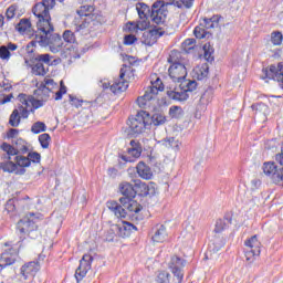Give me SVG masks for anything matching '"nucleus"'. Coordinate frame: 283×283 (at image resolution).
I'll list each match as a JSON object with an SVG mask.
<instances>
[{
  "instance_id": "f257e3e1",
  "label": "nucleus",
  "mask_w": 283,
  "mask_h": 283,
  "mask_svg": "<svg viewBox=\"0 0 283 283\" xmlns=\"http://www.w3.org/2000/svg\"><path fill=\"white\" fill-rule=\"evenodd\" d=\"M33 41L40 48H50V52L53 54H57V52H61L65 48L63 39L57 33H54V24L35 31Z\"/></svg>"
},
{
  "instance_id": "f03ea898",
  "label": "nucleus",
  "mask_w": 283,
  "mask_h": 283,
  "mask_svg": "<svg viewBox=\"0 0 283 283\" xmlns=\"http://www.w3.org/2000/svg\"><path fill=\"white\" fill-rule=\"evenodd\" d=\"M119 202L108 201L106 203L107 209L117 218H127V211L128 213H140L143 211V206L134 199L119 198Z\"/></svg>"
},
{
  "instance_id": "7ed1b4c3",
  "label": "nucleus",
  "mask_w": 283,
  "mask_h": 283,
  "mask_svg": "<svg viewBox=\"0 0 283 283\" xmlns=\"http://www.w3.org/2000/svg\"><path fill=\"white\" fill-rule=\"evenodd\" d=\"M39 214L34 212L28 213L24 218H22L18 224L17 229L20 235H28L32 240L39 238Z\"/></svg>"
},
{
  "instance_id": "20e7f679",
  "label": "nucleus",
  "mask_w": 283,
  "mask_h": 283,
  "mask_svg": "<svg viewBox=\"0 0 283 283\" xmlns=\"http://www.w3.org/2000/svg\"><path fill=\"white\" fill-rule=\"evenodd\" d=\"M151 85L147 87L145 94L137 98V104L143 109H147V107L151 106V102L156 101L158 96V92H163L165 90V85H163V80L157 77L155 81L150 82Z\"/></svg>"
},
{
  "instance_id": "39448f33",
  "label": "nucleus",
  "mask_w": 283,
  "mask_h": 283,
  "mask_svg": "<svg viewBox=\"0 0 283 283\" xmlns=\"http://www.w3.org/2000/svg\"><path fill=\"white\" fill-rule=\"evenodd\" d=\"M32 12L34 17H36L38 22H36V32L49 28L52 25V17H50V9L43 3V2H38L32 9Z\"/></svg>"
},
{
  "instance_id": "423d86ee",
  "label": "nucleus",
  "mask_w": 283,
  "mask_h": 283,
  "mask_svg": "<svg viewBox=\"0 0 283 283\" xmlns=\"http://www.w3.org/2000/svg\"><path fill=\"white\" fill-rule=\"evenodd\" d=\"M127 125L133 134H143L145 129H149L147 112L139 111L135 116L128 118Z\"/></svg>"
},
{
  "instance_id": "0eeeda50",
  "label": "nucleus",
  "mask_w": 283,
  "mask_h": 283,
  "mask_svg": "<svg viewBox=\"0 0 283 283\" xmlns=\"http://www.w3.org/2000/svg\"><path fill=\"white\" fill-rule=\"evenodd\" d=\"M99 87H103V90H111L113 94L126 92L127 87H129V82L125 80V69H120L119 78H116L113 84L107 80L99 81Z\"/></svg>"
},
{
  "instance_id": "6e6552de",
  "label": "nucleus",
  "mask_w": 283,
  "mask_h": 283,
  "mask_svg": "<svg viewBox=\"0 0 283 283\" xmlns=\"http://www.w3.org/2000/svg\"><path fill=\"white\" fill-rule=\"evenodd\" d=\"M176 0H157L151 6V21L153 23H165V19H167V10H165L166 6H171Z\"/></svg>"
},
{
  "instance_id": "1a4fd4ad",
  "label": "nucleus",
  "mask_w": 283,
  "mask_h": 283,
  "mask_svg": "<svg viewBox=\"0 0 283 283\" xmlns=\"http://www.w3.org/2000/svg\"><path fill=\"white\" fill-rule=\"evenodd\" d=\"M165 32H167L165 22H160L159 24L156 23L154 29L144 31L142 35V43L145 45H154L157 43L160 36H164Z\"/></svg>"
},
{
  "instance_id": "9d476101",
  "label": "nucleus",
  "mask_w": 283,
  "mask_h": 283,
  "mask_svg": "<svg viewBox=\"0 0 283 283\" xmlns=\"http://www.w3.org/2000/svg\"><path fill=\"white\" fill-rule=\"evenodd\" d=\"M34 45H36L34 40L27 45L25 52L28 54V59H30L31 63H40L41 65L50 67V65H52V55H50V53H34Z\"/></svg>"
},
{
  "instance_id": "9b49d317",
  "label": "nucleus",
  "mask_w": 283,
  "mask_h": 283,
  "mask_svg": "<svg viewBox=\"0 0 283 283\" xmlns=\"http://www.w3.org/2000/svg\"><path fill=\"white\" fill-rule=\"evenodd\" d=\"M262 78H272L279 82L281 90H283V64L279 63L277 66L271 65L270 69H263Z\"/></svg>"
},
{
  "instance_id": "f8f14e48",
  "label": "nucleus",
  "mask_w": 283,
  "mask_h": 283,
  "mask_svg": "<svg viewBox=\"0 0 283 283\" xmlns=\"http://www.w3.org/2000/svg\"><path fill=\"white\" fill-rule=\"evenodd\" d=\"M168 74L174 83H180L187 78V66L180 62H175L169 66Z\"/></svg>"
},
{
  "instance_id": "ddd939ff",
  "label": "nucleus",
  "mask_w": 283,
  "mask_h": 283,
  "mask_svg": "<svg viewBox=\"0 0 283 283\" xmlns=\"http://www.w3.org/2000/svg\"><path fill=\"white\" fill-rule=\"evenodd\" d=\"M185 264L186 261L180 256H172L169 262V269L175 277H177L178 283H182V280L185 277V273L182 272V270L185 269Z\"/></svg>"
},
{
  "instance_id": "4468645a",
  "label": "nucleus",
  "mask_w": 283,
  "mask_h": 283,
  "mask_svg": "<svg viewBox=\"0 0 283 283\" xmlns=\"http://www.w3.org/2000/svg\"><path fill=\"white\" fill-rule=\"evenodd\" d=\"M92 262H94V258L91 254H84L80 260V265L75 271L77 282L87 275V272L92 269Z\"/></svg>"
},
{
  "instance_id": "2eb2a0df",
  "label": "nucleus",
  "mask_w": 283,
  "mask_h": 283,
  "mask_svg": "<svg viewBox=\"0 0 283 283\" xmlns=\"http://www.w3.org/2000/svg\"><path fill=\"white\" fill-rule=\"evenodd\" d=\"M114 230L118 231L119 238H129L133 231H137V228L133 223L123 221L122 223L114 224Z\"/></svg>"
},
{
  "instance_id": "dca6fc26",
  "label": "nucleus",
  "mask_w": 283,
  "mask_h": 283,
  "mask_svg": "<svg viewBox=\"0 0 283 283\" xmlns=\"http://www.w3.org/2000/svg\"><path fill=\"white\" fill-rule=\"evenodd\" d=\"M20 103L25 105V107H30L32 105L33 108L31 109H39L45 105V102L40 97V99L34 98V96H28L25 94H20L18 96Z\"/></svg>"
},
{
  "instance_id": "f3484780",
  "label": "nucleus",
  "mask_w": 283,
  "mask_h": 283,
  "mask_svg": "<svg viewBox=\"0 0 283 283\" xmlns=\"http://www.w3.org/2000/svg\"><path fill=\"white\" fill-rule=\"evenodd\" d=\"M167 96L171 98V101H179L180 103L187 101L189 98V93H187L182 87L169 88L167 91Z\"/></svg>"
},
{
  "instance_id": "a211bd4d",
  "label": "nucleus",
  "mask_w": 283,
  "mask_h": 283,
  "mask_svg": "<svg viewBox=\"0 0 283 283\" xmlns=\"http://www.w3.org/2000/svg\"><path fill=\"white\" fill-rule=\"evenodd\" d=\"M14 262H17V250L9 249V251H6L1 254V258H0L1 269H6V266H10L11 264H14Z\"/></svg>"
},
{
  "instance_id": "6ab92c4d",
  "label": "nucleus",
  "mask_w": 283,
  "mask_h": 283,
  "mask_svg": "<svg viewBox=\"0 0 283 283\" xmlns=\"http://www.w3.org/2000/svg\"><path fill=\"white\" fill-rule=\"evenodd\" d=\"M15 50H19V45L9 42L7 45L0 46V59L2 61H10V57L14 54L12 52H15Z\"/></svg>"
},
{
  "instance_id": "aec40b11",
  "label": "nucleus",
  "mask_w": 283,
  "mask_h": 283,
  "mask_svg": "<svg viewBox=\"0 0 283 283\" xmlns=\"http://www.w3.org/2000/svg\"><path fill=\"white\" fill-rule=\"evenodd\" d=\"M147 120L148 127H151V125L155 127H160V125H165V123H167V117L160 112L154 113L153 115L147 113Z\"/></svg>"
},
{
  "instance_id": "412c9836",
  "label": "nucleus",
  "mask_w": 283,
  "mask_h": 283,
  "mask_svg": "<svg viewBox=\"0 0 283 283\" xmlns=\"http://www.w3.org/2000/svg\"><path fill=\"white\" fill-rule=\"evenodd\" d=\"M119 191L124 196L122 198H128V200L136 198L135 184L124 181L119 185Z\"/></svg>"
},
{
  "instance_id": "4be33fe9",
  "label": "nucleus",
  "mask_w": 283,
  "mask_h": 283,
  "mask_svg": "<svg viewBox=\"0 0 283 283\" xmlns=\"http://www.w3.org/2000/svg\"><path fill=\"white\" fill-rule=\"evenodd\" d=\"M136 10L138 12V17L142 21H147V19H151V9H149V6L143 2H138L136 4Z\"/></svg>"
},
{
  "instance_id": "5701e85b",
  "label": "nucleus",
  "mask_w": 283,
  "mask_h": 283,
  "mask_svg": "<svg viewBox=\"0 0 283 283\" xmlns=\"http://www.w3.org/2000/svg\"><path fill=\"white\" fill-rule=\"evenodd\" d=\"M137 174L140 178H144V180H151V177L154 176L151 168L143 161H139L137 165Z\"/></svg>"
},
{
  "instance_id": "b1692460",
  "label": "nucleus",
  "mask_w": 283,
  "mask_h": 283,
  "mask_svg": "<svg viewBox=\"0 0 283 283\" xmlns=\"http://www.w3.org/2000/svg\"><path fill=\"white\" fill-rule=\"evenodd\" d=\"M224 244H227V240H224V238L214 237L209 245L210 253H218Z\"/></svg>"
},
{
  "instance_id": "393cba45",
  "label": "nucleus",
  "mask_w": 283,
  "mask_h": 283,
  "mask_svg": "<svg viewBox=\"0 0 283 283\" xmlns=\"http://www.w3.org/2000/svg\"><path fill=\"white\" fill-rule=\"evenodd\" d=\"M167 240V228L165 226H157L153 235V242H165Z\"/></svg>"
},
{
  "instance_id": "a878e982",
  "label": "nucleus",
  "mask_w": 283,
  "mask_h": 283,
  "mask_svg": "<svg viewBox=\"0 0 283 283\" xmlns=\"http://www.w3.org/2000/svg\"><path fill=\"white\" fill-rule=\"evenodd\" d=\"M207 76H209V66L207 64L193 69V77L197 81H205Z\"/></svg>"
},
{
  "instance_id": "bb28decb",
  "label": "nucleus",
  "mask_w": 283,
  "mask_h": 283,
  "mask_svg": "<svg viewBox=\"0 0 283 283\" xmlns=\"http://www.w3.org/2000/svg\"><path fill=\"white\" fill-rule=\"evenodd\" d=\"M12 145L15 147L18 154H28V151H30L28 142L22 138L13 139Z\"/></svg>"
},
{
  "instance_id": "cd10ccee",
  "label": "nucleus",
  "mask_w": 283,
  "mask_h": 283,
  "mask_svg": "<svg viewBox=\"0 0 283 283\" xmlns=\"http://www.w3.org/2000/svg\"><path fill=\"white\" fill-rule=\"evenodd\" d=\"M135 196H142L143 198L149 196V186L142 181H135Z\"/></svg>"
},
{
  "instance_id": "c85d7f7f",
  "label": "nucleus",
  "mask_w": 283,
  "mask_h": 283,
  "mask_svg": "<svg viewBox=\"0 0 283 283\" xmlns=\"http://www.w3.org/2000/svg\"><path fill=\"white\" fill-rule=\"evenodd\" d=\"M261 245L262 243H260V240H258V235H253L252 238L245 241V249L255 251V253H261Z\"/></svg>"
},
{
  "instance_id": "c756f323",
  "label": "nucleus",
  "mask_w": 283,
  "mask_h": 283,
  "mask_svg": "<svg viewBox=\"0 0 283 283\" xmlns=\"http://www.w3.org/2000/svg\"><path fill=\"white\" fill-rule=\"evenodd\" d=\"M127 28L129 32H138V30H147L149 28V21H138L137 23L135 22H128Z\"/></svg>"
},
{
  "instance_id": "7c9ffc66",
  "label": "nucleus",
  "mask_w": 283,
  "mask_h": 283,
  "mask_svg": "<svg viewBox=\"0 0 283 283\" xmlns=\"http://www.w3.org/2000/svg\"><path fill=\"white\" fill-rule=\"evenodd\" d=\"M49 70L50 67L44 66V64H41L39 62H32V73L35 76H45Z\"/></svg>"
},
{
  "instance_id": "2f4dec72",
  "label": "nucleus",
  "mask_w": 283,
  "mask_h": 283,
  "mask_svg": "<svg viewBox=\"0 0 283 283\" xmlns=\"http://www.w3.org/2000/svg\"><path fill=\"white\" fill-rule=\"evenodd\" d=\"M36 273V263L30 262L27 265L21 268V274L23 275L24 280H28L30 275H35Z\"/></svg>"
},
{
  "instance_id": "473e14b6",
  "label": "nucleus",
  "mask_w": 283,
  "mask_h": 283,
  "mask_svg": "<svg viewBox=\"0 0 283 283\" xmlns=\"http://www.w3.org/2000/svg\"><path fill=\"white\" fill-rule=\"evenodd\" d=\"M179 83V85L182 87L184 91H186L187 94H189V92H195V90L198 87V82H196L195 80L184 78Z\"/></svg>"
},
{
  "instance_id": "72a5a7b5",
  "label": "nucleus",
  "mask_w": 283,
  "mask_h": 283,
  "mask_svg": "<svg viewBox=\"0 0 283 283\" xmlns=\"http://www.w3.org/2000/svg\"><path fill=\"white\" fill-rule=\"evenodd\" d=\"M229 224H231V219L229 218L217 220L214 226V233H222V231H224Z\"/></svg>"
},
{
  "instance_id": "f704fd0d",
  "label": "nucleus",
  "mask_w": 283,
  "mask_h": 283,
  "mask_svg": "<svg viewBox=\"0 0 283 283\" xmlns=\"http://www.w3.org/2000/svg\"><path fill=\"white\" fill-rule=\"evenodd\" d=\"M220 18L218 15H213L212 18H205L203 19V27L206 30H212L213 28H218Z\"/></svg>"
},
{
  "instance_id": "c9c22d12",
  "label": "nucleus",
  "mask_w": 283,
  "mask_h": 283,
  "mask_svg": "<svg viewBox=\"0 0 283 283\" xmlns=\"http://www.w3.org/2000/svg\"><path fill=\"white\" fill-rule=\"evenodd\" d=\"M160 143L165 146V147H171V149H176L179 150L180 149V142H178L176 138L174 137H168L165 139H161Z\"/></svg>"
},
{
  "instance_id": "e433bc0d",
  "label": "nucleus",
  "mask_w": 283,
  "mask_h": 283,
  "mask_svg": "<svg viewBox=\"0 0 283 283\" xmlns=\"http://www.w3.org/2000/svg\"><path fill=\"white\" fill-rule=\"evenodd\" d=\"M9 125L11 127H19V125H21V115L19 113V109H13V112L10 115L9 118Z\"/></svg>"
},
{
  "instance_id": "4c0bfd02",
  "label": "nucleus",
  "mask_w": 283,
  "mask_h": 283,
  "mask_svg": "<svg viewBox=\"0 0 283 283\" xmlns=\"http://www.w3.org/2000/svg\"><path fill=\"white\" fill-rule=\"evenodd\" d=\"M2 149L3 151H6L7 156H8V160H12L11 156H18L19 151L17 150L15 146L10 145L8 143H3L2 144Z\"/></svg>"
},
{
  "instance_id": "58836bf2",
  "label": "nucleus",
  "mask_w": 283,
  "mask_h": 283,
  "mask_svg": "<svg viewBox=\"0 0 283 283\" xmlns=\"http://www.w3.org/2000/svg\"><path fill=\"white\" fill-rule=\"evenodd\" d=\"M36 92L40 98H42L44 103H48V101L50 99V92H52V87L40 86Z\"/></svg>"
},
{
  "instance_id": "ea45409f",
  "label": "nucleus",
  "mask_w": 283,
  "mask_h": 283,
  "mask_svg": "<svg viewBox=\"0 0 283 283\" xmlns=\"http://www.w3.org/2000/svg\"><path fill=\"white\" fill-rule=\"evenodd\" d=\"M252 109L255 112L256 115L259 114L262 116H266V114L269 113V106H266V104L264 103L253 104Z\"/></svg>"
},
{
  "instance_id": "a19ab883",
  "label": "nucleus",
  "mask_w": 283,
  "mask_h": 283,
  "mask_svg": "<svg viewBox=\"0 0 283 283\" xmlns=\"http://www.w3.org/2000/svg\"><path fill=\"white\" fill-rule=\"evenodd\" d=\"M213 52H214V50H213V46L211 45V43L208 42L203 45V56H205L206 61H208V62L213 61Z\"/></svg>"
},
{
  "instance_id": "79ce46f5",
  "label": "nucleus",
  "mask_w": 283,
  "mask_h": 283,
  "mask_svg": "<svg viewBox=\"0 0 283 283\" xmlns=\"http://www.w3.org/2000/svg\"><path fill=\"white\" fill-rule=\"evenodd\" d=\"M31 25L32 24L30 23L29 19H22L15 25V30H18V32H20V33L28 32V30H30Z\"/></svg>"
},
{
  "instance_id": "37998d69",
  "label": "nucleus",
  "mask_w": 283,
  "mask_h": 283,
  "mask_svg": "<svg viewBox=\"0 0 283 283\" xmlns=\"http://www.w3.org/2000/svg\"><path fill=\"white\" fill-rule=\"evenodd\" d=\"M0 169L8 171L9 174H13V171H17V163L14 164V161L9 159V161L0 164Z\"/></svg>"
},
{
  "instance_id": "c03bdc74",
  "label": "nucleus",
  "mask_w": 283,
  "mask_h": 283,
  "mask_svg": "<svg viewBox=\"0 0 283 283\" xmlns=\"http://www.w3.org/2000/svg\"><path fill=\"white\" fill-rule=\"evenodd\" d=\"M46 129H48V126L43 122H35L31 126L32 134H41V132H46Z\"/></svg>"
},
{
  "instance_id": "a18cd8bd",
  "label": "nucleus",
  "mask_w": 283,
  "mask_h": 283,
  "mask_svg": "<svg viewBox=\"0 0 283 283\" xmlns=\"http://www.w3.org/2000/svg\"><path fill=\"white\" fill-rule=\"evenodd\" d=\"M52 140V137H50V134L44 133L39 136V143L42 147V149H48L50 147V142Z\"/></svg>"
},
{
  "instance_id": "49530a36",
  "label": "nucleus",
  "mask_w": 283,
  "mask_h": 283,
  "mask_svg": "<svg viewBox=\"0 0 283 283\" xmlns=\"http://www.w3.org/2000/svg\"><path fill=\"white\" fill-rule=\"evenodd\" d=\"M17 167H30V157L15 156L14 157Z\"/></svg>"
},
{
  "instance_id": "de8ad7c7",
  "label": "nucleus",
  "mask_w": 283,
  "mask_h": 283,
  "mask_svg": "<svg viewBox=\"0 0 283 283\" xmlns=\"http://www.w3.org/2000/svg\"><path fill=\"white\" fill-rule=\"evenodd\" d=\"M260 256V253L255 252V250H249L245 248V260L249 264H253L255 262V258Z\"/></svg>"
},
{
  "instance_id": "09e8293b",
  "label": "nucleus",
  "mask_w": 283,
  "mask_h": 283,
  "mask_svg": "<svg viewBox=\"0 0 283 283\" xmlns=\"http://www.w3.org/2000/svg\"><path fill=\"white\" fill-rule=\"evenodd\" d=\"M15 109L19 111L20 118H28L30 116V113L34 114V108L28 109V106H25L23 104Z\"/></svg>"
},
{
  "instance_id": "8fccbe9b",
  "label": "nucleus",
  "mask_w": 283,
  "mask_h": 283,
  "mask_svg": "<svg viewBox=\"0 0 283 283\" xmlns=\"http://www.w3.org/2000/svg\"><path fill=\"white\" fill-rule=\"evenodd\" d=\"M62 36L65 43H76V35L74 32H72V30H65Z\"/></svg>"
},
{
  "instance_id": "3c124183",
  "label": "nucleus",
  "mask_w": 283,
  "mask_h": 283,
  "mask_svg": "<svg viewBox=\"0 0 283 283\" xmlns=\"http://www.w3.org/2000/svg\"><path fill=\"white\" fill-rule=\"evenodd\" d=\"M170 118H180L182 116V107L180 106H171L169 108Z\"/></svg>"
},
{
  "instance_id": "603ef678",
  "label": "nucleus",
  "mask_w": 283,
  "mask_h": 283,
  "mask_svg": "<svg viewBox=\"0 0 283 283\" xmlns=\"http://www.w3.org/2000/svg\"><path fill=\"white\" fill-rule=\"evenodd\" d=\"M170 274L167 271H161L156 277L157 283H169Z\"/></svg>"
},
{
  "instance_id": "864d4df0",
  "label": "nucleus",
  "mask_w": 283,
  "mask_h": 283,
  "mask_svg": "<svg viewBox=\"0 0 283 283\" xmlns=\"http://www.w3.org/2000/svg\"><path fill=\"white\" fill-rule=\"evenodd\" d=\"M90 12H94V7L92 6H82L80 10H77L78 17H90Z\"/></svg>"
},
{
  "instance_id": "5fc2aeb1",
  "label": "nucleus",
  "mask_w": 283,
  "mask_h": 283,
  "mask_svg": "<svg viewBox=\"0 0 283 283\" xmlns=\"http://www.w3.org/2000/svg\"><path fill=\"white\" fill-rule=\"evenodd\" d=\"M118 235V230L114 229V224L111 226V229L106 232V242H114V238Z\"/></svg>"
},
{
  "instance_id": "6e6d98bb",
  "label": "nucleus",
  "mask_w": 283,
  "mask_h": 283,
  "mask_svg": "<svg viewBox=\"0 0 283 283\" xmlns=\"http://www.w3.org/2000/svg\"><path fill=\"white\" fill-rule=\"evenodd\" d=\"M193 34H195L196 39H206V36H207V34H209V32H207L203 28L196 27L193 30Z\"/></svg>"
},
{
  "instance_id": "4d7b16f0",
  "label": "nucleus",
  "mask_w": 283,
  "mask_h": 283,
  "mask_svg": "<svg viewBox=\"0 0 283 283\" xmlns=\"http://www.w3.org/2000/svg\"><path fill=\"white\" fill-rule=\"evenodd\" d=\"M7 21H12L17 17V7L10 6L6 11Z\"/></svg>"
},
{
  "instance_id": "13d9d810",
  "label": "nucleus",
  "mask_w": 283,
  "mask_h": 283,
  "mask_svg": "<svg viewBox=\"0 0 283 283\" xmlns=\"http://www.w3.org/2000/svg\"><path fill=\"white\" fill-rule=\"evenodd\" d=\"M271 41L273 45H282V33L281 32L272 33Z\"/></svg>"
},
{
  "instance_id": "bf43d9fd",
  "label": "nucleus",
  "mask_w": 283,
  "mask_h": 283,
  "mask_svg": "<svg viewBox=\"0 0 283 283\" xmlns=\"http://www.w3.org/2000/svg\"><path fill=\"white\" fill-rule=\"evenodd\" d=\"M138 39L134 34H128L124 36V45H134Z\"/></svg>"
},
{
  "instance_id": "052dcab7",
  "label": "nucleus",
  "mask_w": 283,
  "mask_h": 283,
  "mask_svg": "<svg viewBox=\"0 0 283 283\" xmlns=\"http://www.w3.org/2000/svg\"><path fill=\"white\" fill-rule=\"evenodd\" d=\"M28 158L30 160V165L32 163H40L41 161V154H39V153H29Z\"/></svg>"
},
{
  "instance_id": "680f3d73",
  "label": "nucleus",
  "mask_w": 283,
  "mask_h": 283,
  "mask_svg": "<svg viewBox=\"0 0 283 283\" xmlns=\"http://www.w3.org/2000/svg\"><path fill=\"white\" fill-rule=\"evenodd\" d=\"M66 93H67V88L62 84L60 90L55 93V101H61V98H63V94H66Z\"/></svg>"
},
{
  "instance_id": "e2e57ef3",
  "label": "nucleus",
  "mask_w": 283,
  "mask_h": 283,
  "mask_svg": "<svg viewBox=\"0 0 283 283\" xmlns=\"http://www.w3.org/2000/svg\"><path fill=\"white\" fill-rule=\"evenodd\" d=\"M128 155L132 156L133 158H140L143 154V149H127Z\"/></svg>"
},
{
  "instance_id": "0e129e2a",
  "label": "nucleus",
  "mask_w": 283,
  "mask_h": 283,
  "mask_svg": "<svg viewBox=\"0 0 283 283\" xmlns=\"http://www.w3.org/2000/svg\"><path fill=\"white\" fill-rule=\"evenodd\" d=\"M87 28H90V22L87 20H84L81 24L76 27V32H83V30H87Z\"/></svg>"
},
{
  "instance_id": "69168bd1",
  "label": "nucleus",
  "mask_w": 283,
  "mask_h": 283,
  "mask_svg": "<svg viewBox=\"0 0 283 283\" xmlns=\"http://www.w3.org/2000/svg\"><path fill=\"white\" fill-rule=\"evenodd\" d=\"M17 136H19V129H17V128H11L7 133V138H13L17 140Z\"/></svg>"
},
{
  "instance_id": "338daca9",
  "label": "nucleus",
  "mask_w": 283,
  "mask_h": 283,
  "mask_svg": "<svg viewBox=\"0 0 283 283\" xmlns=\"http://www.w3.org/2000/svg\"><path fill=\"white\" fill-rule=\"evenodd\" d=\"M42 3L46 7V9L52 10V8L56 6V0H42Z\"/></svg>"
},
{
  "instance_id": "774afa93",
  "label": "nucleus",
  "mask_w": 283,
  "mask_h": 283,
  "mask_svg": "<svg viewBox=\"0 0 283 283\" xmlns=\"http://www.w3.org/2000/svg\"><path fill=\"white\" fill-rule=\"evenodd\" d=\"M261 185H262V181L260 179L251 180V189L252 190L260 189Z\"/></svg>"
}]
</instances>
